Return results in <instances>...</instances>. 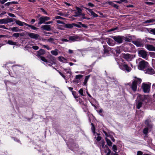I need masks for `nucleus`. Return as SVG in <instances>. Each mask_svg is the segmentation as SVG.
<instances>
[{
    "instance_id": "f257e3e1",
    "label": "nucleus",
    "mask_w": 155,
    "mask_h": 155,
    "mask_svg": "<svg viewBox=\"0 0 155 155\" xmlns=\"http://www.w3.org/2000/svg\"><path fill=\"white\" fill-rule=\"evenodd\" d=\"M135 80L132 82L131 88L134 91H137V85H139L141 82L142 80L140 78H137L135 77Z\"/></svg>"
},
{
    "instance_id": "f03ea898",
    "label": "nucleus",
    "mask_w": 155,
    "mask_h": 155,
    "mask_svg": "<svg viewBox=\"0 0 155 155\" xmlns=\"http://www.w3.org/2000/svg\"><path fill=\"white\" fill-rule=\"evenodd\" d=\"M145 98V97L139 94L138 97L137 98V108L138 109H139L142 107L143 104L142 102L144 101Z\"/></svg>"
},
{
    "instance_id": "7ed1b4c3",
    "label": "nucleus",
    "mask_w": 155,
    "mask_h": 155,
    "mask_svg": "<svg viewBox=\"0 0 155 155\" xmlns=\"http://www.w3.org/2000/svg\"><path fill=\"white\" fill-rule=\"evenodd\" d=\"M148 64L147 62L143 60L139 62L138 67V68L141 70H143L147 66Z\"/></svg>"
},
{
    "instance_id": "20e7f679",
    "label": "nucleus",
    "mask_w": 155,
    "mask_h": 155,
    "mask_svg": "<svg viewBox=\"0 0 155 155\" xmlns=\"http://www.w3.org/2000/svg\"><path fill=\"white\" fill-rule=\"evenodd\" d=\"M141 87L144 93H147L149 92L150 89V86L149 85L143 83Z\"/></svg>"
},
{
    "instance_id": "39448f33",
    "label": "nucleus",
    "mask_w": 155,
    "mask_h": 155,
    "mask_svg": "<svg viewBox=\"0 0 155 155\" xmlns=\"http://www.w3.org/2000/svg\"><path fill=\"white\" fill-rule=\"evenodd\" d=\"M133 43L137 47H141L143 45V40L140 38H138L133 41Z\"/></svg>"
},
{
    "instance_id": "423d86ee",
    "label": "nucleus",
    "mask_w": 155,
    "mask_h": 155,
    "mask_svg": "<svg viewBox=\"0 0 155 155\" xmlns=\"http://www.w3.org/2000/svg\"><path fill=\"white\" fill-rule=\"evenodd\" d=\"M111 38L118 44H121L123 42V36L118 35L112 36Z\"/></svg>"
},
{
    "instance_id": "0eeeda50",
    "label": "nucleus",
    "mask_w": 155,
    "mask_h": 155,
    "mask_svg": "<svg viewBox=\"0 0 155 155\" xmlns=\"http://www.w3.org/2000/svg\"><path fill=\"white\" fill-rule=\"evenodd\" d=\"M123 55V58L128 61H131L133 58V56L129 54H124Z\"/></svg>"
},
{
    "instance_id": "6e6552de",
    "label": "nucleus",
    "mask_w": 155,
    "mask_h": 155,
    "mask_svg": "<svg viewBox=\"0 0 155 155\" xmlns=\"http://www.w3.org/2000/svg\"><path fill=\"white\" fill-rule=\"evenodd\" d=\"M47 58L48 60V62L52 64L55 63V59L54 57L51 54H49L47 56Z\"/></svg>"
},
{
    "instance_id": "1a4fd4ad",
    "label": "nucleus",
    "mask_w": 155,
    "mask_h": 155,
    "mask_svg": "<svg viewBox=\"0 0 155 155\" xmlns=\"http://www.w3.org/2000/svg\"><path fill=\"white\" fill-rule=\"evenodd\" d=\"M138 54L140 57H141L143 58H146L147 55V52L143 50L139 51Z\"/></svg>"
},
{
    "instance_id": "9d476101",
    "label": "nucleus",
    "mask_w": 155,
    "mask_h": 155,
    "mask_svg": "<svg viewBox=\"0 0 155 155\" xmlns=\"http://www.w3.org/2000/svg\"><path fill=\"white\" fill-rule=\"evenodd\" d=\"M122 67L123 68H121L120 67V68L122 70L126 71L127 72H130L131 70V68L124 62L122 64Z\"/></svg>"
},
{
    "instance_id": "9b49d317",
    "label": "nucleus",
    "mask_w": 155,
    "mask_h": 155,
    "mask_svg": "<svg viewBox=\"0 0 155 155\" xmlns=\"http://www.w3.org/2000/svg\"><path fill=\"white\" fill-rule=\"evenodd\" d=\"M28 35L31 38H34L36 40L39 37V35H38L29 32L28 33Z\"/></svg>"
},
{
    "instance_id": "f8f14e48",
    "label": "nucleus",
    "mask_w": 155,
    "mask_h": 155,
    "mask_svg": "<svg viewBox=\"0 0 155 155\" xmlns=\"http://www.w3.org/2000/svg\"><path fill=\"white\" fill-rule=\"evenodd\" d=\"M146 73L149 74H155L154 70L151 67L147 68L145 70Z\"/></svg>"
},
{
    "instance_id": "ddd939ff",
    "label": "nucleus",
    "mask_w": 155,
    "mask_h": 155,
    "mask_svg": "<svg viewBox=\"0 0 155 155\" xmlns=\"http://www.w3.org/2000/svg\"><path fill=\"white\" fill-rule=\"evenodd\" d=\"M69 40L73 42L76 41H78L80 40V38L79 36H70L69 37Z\"/></svg>"
},
{
    "instance_id": "4468645a",
    "label": "nucleus",
    "mask_w": 155,
    "mask_h": 155,
    "mask_svg": "<svg viewBox=\"0 0 155 155\" xmlns=\"http://www.w3.org/2000/svg\"><path fill=\"white\" fill-rule=\"evenodd\" d=\"M103 48L104 49L103 56H105V54H109V48L107 46L105 45L103 46Z\"/></svg>"
},
{
    "instance_id": "2eb2a0df",
    "label": "nucleus",
    "mask_w": 155,
    "mask_h": 155,
    "mask_svg": "<svg viewBox=\"0 0 155 155\" xmlns=\"http://www.w3.org/2000/svg\"><path fill=\"white\" fill-rule=\"evenodd\" d=\"M146 48L147 49L150 51H155V47L150 45H145Z\"/></svg>"
},
{
    "instance_id": "dca6fc26",
    "label": "nucleus",
    "mask_w": 155,
    "mask_h": 155,
    "mask_svg": "<svg viewBox=\"0 0 155 155\" xmlns=\"http://www.w3.org/2000/svg\"><path fill=\"white\" fill-rule=\"evenodd\" d=\"M85 8L87 10V11L91 13V15L93 16L94 17H97L98 16V15L93 11L92 9H89L87 8Z\"/></svg>"
},
{
    "instance_id": "f3484780",
    "label": "nucleus",
    "mask_w": 155,
    "mask_h": 155,
    "mask_svg": "<svg viewBox=\"0 0 155 155\" xmlns=\"http://www.w3.org/2000/svg\"><path fill=\"white\" fill-rule=\"evenodd\" d=\"M45 53V51L44 50L41 49L37 52V56L39 57L41 56L44 55Z\"/></svg>"
},
{
    "instance_id": "a211bd4d",
    "label": "nucleus",
    "mask_w": 155,
    "mask_h": 155,
    "mask_svg": "<svg viewBox=\"0 0 155 155\" xmlns=\"http://www.w3.org/2000/svg\"><path fill=\"white\" fill-rule=\"evenodd\" d=\"M14 20L15 22L19 26H23L24 25H25V24H27V23L21 21L19 20H16L15 18H14Z\"/></svg>"
},
{
    "instance_id": "6ab92c4d",
    "label": "nucleus",
    "mask_w": 155,
    "mask_h": 155,
    "mask_svg": "<svg viewBox=\"0 0 155 155\" xmlns=\"http://www.w3.org/2000/svg\"><path fill=\"white\" fill-rule=\"evenodd\" d=\"M41 28L43 30H46L48 31L51 30V26L50 25H45L41 26Z\"/></svg>"
},
{
    "instance_id": "aec40b11",
    "label": "nucleus",
    "mask_w": 155,
    "mask_h": 155,
    "mask_svg": "<svg viewBox=\"0 0 155 155\" xmlns=\"http://www.w3.org/2000/svg\"><path fill=\"white\" fill-rule=\"evenodd\" d=\"M74 26V23L72 24H64V27L67 28H71Z\"/></svg>"
},
{
    "instance_id": "412c9836",
    "label": "nucleus",
    "mask_w": 155,
    "mask_h": 155,
    "mask_svg": "<svg viewBox=\"0 0 155 155\" xmlns=\"http://www.w3.org/2000/svg\"><path fill=\"white\" fill-rule=\"evenodd\" d=\"M59 60L61 62H64V63H67V59L62 57H58Z\"/></svg>"
},
{
    "instance_id": "4be33fe9",
    "label": "nucleus",
    "mask_w": 155,
    "mask_h": 155,
    "mask_svg": "<svg viewBox=\"0 0 155 155\" xmlns=\"http://www.w3.org/2000/svg\"><path fill=\"white\" fill-rule=\"evenodd\" d=\"M39 21L38 23V25H41L45 22L44 16L40 17L39 18Z\"/></svg>"
},
{
    "instance_id": "5701e85b",
    "label": "nucleus",
    "mask_w": 155,
    "mask_h": 155,
    "mask_svg": "<svg viewBox=\"0 0 155 155\" xmlns=\"http://www.w3.org/2000/svg\"><path fill=\"white\" fill-rule=\"evenodd\" d=\"M23 31V30L21 29H19L18 27H13L12 31L14 32H20Z\"/></svg>"
},
{
    "instance_id": "b1692460",
    "label": "nucleus",
    "mask_w": 155,
    "mask_h": 155,
    "mask_svg": "<svg viewBox=\"0 0 155 155\" xmlns=\"http://www.w3.org/2000/svg\"><path fill=\"white\" fill-rule=\"evenodd\" d=\"M105 142L104 140H102L101 141V142L99 143V146L100 147H102L103 148H105Z\"/></svg>"
},
{
    "instance_id": "393cba45",
    "label": "nucleus",
    "mask_w": 155,
    "mask_h": 155,
    "mask_svg": "<svg viewBox=\"0 0 155 155\" xmlns=\"http://www.w3.org/2000/svg\"><path fill=\"white\" fill-rule=\"evenodd\" d=\"M105 140L107 143V145L111 147L112 146V143L111 141L107 137L105 138Z\"/></svg>"
},
{
    "instance_id": "a878e982",
    "label": "nucleus",
    "mask_w": 155,
    "mask_h": 155,
    "mask_svg": "<svg viewBox=\"0 0 155 155\" xmlns=\"http://www.w3.org/2000/svg\"><path fill=\"white\" fill-rule=\"evenodd\" d=\"M25 25L26 26H28V27L31 28V29L33 30H36L38 29V28L35 27L33 25H30L28 24H25Z\"/></svg>"
},
{
    "instance_id": "bb28decb",
    "label": "nucleus",
    "mask_w": 155,
    "mask_h": 155,
    "mask_svg": "<svg viewBox=\"0 0 155 155\" xmlns=\"http://www.w3.org/2000/svg\"><path fill=\"white\" fill-rule=\"evenodd\" d=\"M58 50L57 49H56L54 50H52L51 51V54L53 55L56 56L58 55Z\"/></svg>"
},
{
    "instance_id": "cd10ccee",
    "label": "nucleus",
    "mask_w": 155,
    "mask_h": 155,
    "mask_svg": "<svg viewBox=\"0 0 155 155\" xmlns=\"http://www.w3.org/2000/svg\"><path fill=\"white\" fill-rule=\"evenodd\" d=\"M7 24L6 18H4L0 19V24Z\"/></svg>"
},
{
    "instance_id": "c85d7f7f",
    "label": "nucleus",
    "mask_w": 155,
    "mask_h": 155,
    "mask_svg": "<svg viewBox=\"0 0 155 155\" xmlns=\"http://www.w3.org/2000/svg\"><path fill=\"white\" fill-rule=\"evenodd\" d=\"M91 125L92 126V127L91 128V129L92 131L93 132V134H95L96 133V132L95 131V127L94 125V124L92 123H91Z\"/></svg>"
},
{
    "instance_id": "c756f323",
    "label": "nucleus",
    "mask_w": 155,
    "mask_h": 155,
    "mask_svg": "<svg viewBox=\"0 0 155 155\" xmlns=\"http://www.w3.org/2000/svg\"><path fill=\"white\" fill-rule=\"evenodd\" d=\"M90 77V75L87 76L85 77V78L84 82L83 83L84 84V85H86V84L87 83V81L88 80Z\"/></svg>"
},
{
    "instance_id": "7c9ffc66",
    "label": "nucleus",
    "mask_w": 155,
    "mask_h": 155,
    "mask_svg": "<svg viewBox=\"0 0 155 155\" xmlns=\"http://www.w3.org/2000/svg\"><path fill=\"white\" fill-rule=\"evenodd\" d=\"M149 120H146L145 121V124L147 125V126L150 127H151L152 126V125L150 124L149 123Z\"/></svg>"
},
{
    "instance_id": "2f4dec72",
    "label": "nucleus",
    "mask_w": 155,
    "mask_h": 155,
    "mask_svg": "<svg viewBox=\"0 0 155 155\" xmlns=\"http://www.w3.org/2000/svg\"><path fill=\"white\" fill-rule=\"evenodd\" d=\"M122 38L123 41H125L130 42L131 40L130 39L127 38V37H125L123 36Z\"/></svg>"
},
{
    "instance_id": "473e14b6",
    "label": "nucleus",
    "mask_w": 155,
    "mask_h": 155,
    "mask_svg": "<svg viewBox=\"0 0 155 155\" xmlns=\"http://www.w3.org/2000/svg\"><path fill=\"white\" fill-rule=\"evenodd\" d=\"M66 73L67 74H69V75H68V78H71V71L70 70V69L66 71Z\"/></svg>"
},
{
    "instance_id": "72a5a7b5",
    "label": "nucleus",
    "mask_w": 155,
    "mask_h": 155,
    "mask_svg": "<svg viewBox=\"0 0 155 155\" xmlns=\"http://www.w3.org/2000/svg\"><path fill=\"white\" fill-rule=\"evenodd\" d=\"M7 43L12 45H15L16 43L15 42H13L12 40H8L7 42Z\"/></svg>"
},
{
    "instance_id": "f704fd0d",
    "label": "nucleus",
    "mask_w": 155,
    "mask_h": 155,
    "mask_svg": "<svg viewBox=\"0 0 155 155\" xmlns=\"http://www.w3.org/2000/svg\"><path fill=\"white\" fill-rule=\"evenodd\" d=\"M58 72L60 75L65 80H67V79L66 76L64 75L61 72L59 71V70H56Z\"/></svg>"
},
{
    "instance_id": "c9c22d12",
    "label": "nucleus",
    "mask_w": 155,
    "mask_h": 155,
    "mask_svg": "<svg viewBox=\"0 0 155 155\" xmlns=\"http://www.w3.org/2000/svg\"><path fill=\"white\" fill-rule=\"evenodd\" d=\"M148 127H146L143 130V132L144 134H147L148 133Z\"/></svg>"
},
{
    "instance_id": "e433bc0d",
    "label": "nucleus",
    "mask_w": 155,
    "mask_h": 155,
    "mask_svg": "<svg viewBox=\"0 0 155 155\" xmlns=\"http://www.w3.org/2000/svg\"><path fill=\"white\" fill-rule=\"evenodd\" d=\"M41 58V59L43 61L45 62H46V63H47V62H48V60L46 59L45 57H43V56H40V57Z\"/></svg>"
},
{
    "instance_id": "4c0bfd02",
    "label": "nucleus",
    "mask_w": 155,
    "mask_h": 155,
    "mask_svg": "<svg viewBox=\"0 0 155 155\" xmlns=\"http://www.w3.org/2000/svg\"><path fill=\"white\" fill-rule=\"evenodd\" d=\"M72 94L73 95L74 97L75 98H77L78 97V96H77V93L76 92L72 91Z\"/></svg>"
},
{
    "instance_id": "58836bf2",
    "label": "nucleus",
    "mask_w": 155,
    "mask_h": 155,
    "mask_svg": "<svg viewBox=\"0 0 155 155\" xmlns=\"http://www.w3.org/2000/svg\"><path fill=\"white\" fill-rule=\"evenodd\" d=\"M6 19H7V23H9V22H12L14 21V18L13 19L11 18H6Z\"/></svg>"
},
{
    "instance_id": "ea45409f",
    "label": "nucleus",
    "mask_w": 155,
    "mask_h": 155,
    "mask_svg": "<svg viewBox=\"0 0 155 155\" xmlns=\"http://www.w3.org/2000/svg\"><path fill=\"white\" fill-rule=\"evenodd\" d=\"M76 8L78 10V11L77 12V13H78V14L80 15V14L82 12L81 9L78 7H76Z\"/></svg>"
},
{
    "instance_id": "a19ab883",
    "label": "nucleus",
    "mask_w": 155,
    "mask_h": 155,
    "mask_svg": "<svg viewBox=\"0 0 155 155\" xmlns=\"http://www.w3.org/2000/svg\"><path fill=\"white\" fill-rule=\"evenodd\" d=\"M78 23L80 25H81V27H83L84 28H88V27L86 25H85L84 24H82V23L81 22H78Z\"/></svg>"
},
{
    "instance_id": "79ce46f5",
    "label": "nucleus",
    "mask_w": 155,
    "mask_h": 155,
    "mask_svg": "<svg viewBox=\"0 0 155 155\" xmlns=\"http://www.w3.org/2000/svg\"><path fill=\"white\" fill-rule=\"evenodd\" d=\"M54 40L55 39L53 38H50L47 40L48 41L51 43H54Z\"/></svg>"
},
{
    "instance_id": "37998d69",
    "label": "nucleus",
    "mask_w": 155,
    "mask_h": 155,
    "mask_svg": "<svg viewBox=\"0 0 155 155\" xmlns=\"http://www.w3.org/2000/svg\"><path fill=\"white\" fill-rule=\"evenodd\" d=\"M13 36H14L16 38H17L19 36V33H15L12 35Z\"/></svg>"
},
{
    "instance_id": "c03bdc74",
    "label": "nucleus",
    "mask_w": 155,
    "mask_h": 155,
    "mask_svg": "<svg viewBox=\"0 0 155 155\" xmlns=\"http://www.w3.org/2000/svg\"><path fill=\"white\" fill-rule=\"evenodd\" d=\"M79 93L82 96H84L83 90L82 88L81 89L78 91Z\"/></svg>"
},
{
    "instance_id": "a18cd8bd",
    "label": "nucleus",
    "mask_w": 155,
    "mask_h": 155,
    "mask_svg": "<svg viewBox=\"0 0 155 155\" xmlns=\"http://www.w3.org/2000/svg\"><path fill=\"white\" fill-rule=\"evenodd\" d=\"M155 20L153 19H150V20H147L146 21H145V23H150L152 22L155 21Z\"/></svg>"
},
{
    "instance_id": "49530a36",
    "label": "nucleus",
    "mask_w": 155,
    "mask_h": 155,
    "mask_svg": "<svg viewBox=\"0 0 155 155\" xmlns=\"http://www.w3.org/2000/svg\"><path fill=\"white\" fill-rule=\"evenodd\" d=\"M83 76L81 75H77L75 76V78L76 79H80L81 78H82Z\"/></svg>"
},
{
    "instance_id": "de8ad7c7",
    "label": "nucleus",
    "mask_w": 155,
    "mask_h": 155,
    "mask_svg": "<svg viewBox=\"0 0 155 155\" xmlns=\"http://www.w3.org/2000/svg\"><path fill=\"white\" fill-rule=\"evenodd\" d=\"M112 148L113 151L116 152V151L117 150V146L115 145H114L113 146Z\"/></svg>"
},
{
    "instance_id": "09e8293b",
    "label": "nucleus",
    "mask_w": 155,
    "mask_h": 155,
    "mask_svg": "<svg viewBox=\"0 0 155 155\" xmlns=\"http://www.w3.org/2000/svg\"><path fill=\"white\" fill-rule=\"evenodd\" d=\"M74 26L78 28H81V25H80L78 23L77 24L74 23Z\"/></svg>"
},
{
    "instance_id": "8fccbe9b",
    "label": "nucleus",
    "mask_w": 155,
    "mask_h": 155,
    "mask_svg": "<svg viewBox=\"0 0 155 155\" xmlns=\"http://www.w3.org/2000/svg\"><path fill=\"white\" fill-rule=\"evenodd\" d=\"M43 47L44 48H46L48 50H49L51 49L50 48L49 46H48V45H43Z\"/></svg>"
},
{
    "instance_id": "3c124183",
    "label": "nucleus",
    "mask_w": 155,
    "mask_h": 155,
    "mask_svg": "<svg viewBox=\"0 0 155 155\" xmlns=\"http://www.w3.org/2000/svg\"><path fill=\"white\" fill-rule=\"evenodd\" d=\"M150 32L152 34L155 35V29H151Z\"/></svg>"
},
{
    "instance_id": "603ef678",
    "label": "nucleus",
    "mask_w": 155,
    "mask_h": 155,
    "mask_svg": "<svg viewBox=\"0 0 155 155\" xmlns=\"http://www.w3.org/2000/svg\"><path fill=\"white\" fill-rule=\"evenodd\" d=\"M45 19V21L49 20L50 19V18L49 17L47 16H44Z\"/></svg>"
},
{
    "instance_id": "864d4df0",
    "label": "nucleus",
    "mask_w": 155,
    "mask_h": 155,
    "mask_svg": "<svg viewBox=\"0 0 155 155\" xmlns=\"http://www.w3.org/2000/svg\"><path fill=\"white\" fill-rule=\"evenodd\" d=\"M55 18L56 19H64V18L61 17L60 16H56Z\"/></svg>"
},
{
    "instance_id": "5fc2aeb1",
    "label": "nucleus",
    "mask_w": 155,
    "mask_h": 155,
    "mask_svg": "<svg viewBox=\"0 0 155 155\" xmlns=\"http://www.w3.org/2000/svg\"><path fill=\"white\" fill-rule=\"evenodd\" d=\"M8 15L9 16L12 17H16L15 15L14 14H13L12 13H8Z\"/></svg>"
},
{
    "instance_id": "6e6d98bb",
    "label": "nucleus",
    "mask_w": 155,
    "mask_h": 155,
    "mask_svg": "<svg viewBox=\"0 0 155 155\" xmlns=\"http://www.w3.org/2000/svg\"><path fill=\"white\" fill-rule=\"evenodd\" d=\"M107 147V151L108 152L107 153L106 155H110V153H111V150H110L108 148V147Z\"/></svg>"
},
{
    "instance_id": "4d7b16f0",
    "label": "nucleus",
    "mask_w": 155,
    "mask_h": 155,
    "mask_svg": "<svg viewBox=\"0 0 155 155\" xmlns=\"http://www.w3.org/2000/svg\"><path fill=\"white\" fill-rule=\"evenodd\" d=\"M40 10L43 12H44L45 14H46L47 15H48V14L47 13V12L45 11L44 9H43L42 8H40Z\"/></svg>"
},
{
    "instance_id": "13d9d810",
    "label": "nucleus",
    "mask_w": 155,
    "mask_h": 155,
    "mask_svg": "<svg viewBox=\"0 0 155 155\" xmlns=\"http://www.w3.org/2000/svg\"><path fill=\"white\" fill-rule=\"evenodd\" d=\"M32 48L34 50H37L38 49L39 47L37 46H33Z\"/></svg>"
},
{
    "instance_id": "bf43d9fd",
    "label": "nucleus",
    "mask_w": 155,
    "mask_h": 155,
    "mask_svg": "<svg viewBox=\"0 0 155 155\" xmlns=\"http://www.w3.org/2000/svg\"><path fill=\"white\" fill-rule=\"evenodd\" d=\"M145 3L148 5H153L154 4V3L150 2H146Z\"/></svg>"
},
{
    "instance_id": "052dcab7",
    "label": "nucleus",
    "mask_w": 155,
    "mask_h": 155,
    "mask_svg": "<svg viewBox=\"0 0 155 155\" xmlns=\"http://www.w3.org/2000/svg\"><path fill=\"white\" fill-rule=\"evenodd\" d=\"M101 139V137L100 136H98L96 139L97 141H99Z\"/></svg>"
},
{
    "instance_id": "680f3d73",
    "label": "nucleus",
    "mask_w": 155,
    "mask_h": 155,
    "mask_svg": "<svg viewBox=\"0 0 155 155\" xmlns=\"http://www.w3.org/2000/svg\"><path fill=\"white\" fill-rule=\"evenodd\" d=\"M88 5L89 6L93 7L94 6V5L91 2H89L88 4Z\"/></svg>"
},
{
    "instance_id": "e2e57ef3",
    "label": "nucleus",
    "mask_w": 155,
    "mask_h": 155,
    "mask_svg": "<svg viewBox=\"0 0 155 155\" xmlns=\"http://www.w3.org/2000/svg\"><path fill=\"white\" fill-rule=\"evenodd\" d=\"M57 23L58 24H64L63 22L61 21L60 20L57 21Z\"/></svg>"
},
{
    "instance_id": "0e129e2a",
    "label": "nucleus",
    "mask_w": 155,
    "mask_h": 155,
    "mask_svg": "<svg viewBox=\"0 0 155 155\" xmlns=\"http://www.w3.org/2000/svg\"><path fill=\"white\" fill-rule=\"evenodd\" d=\"M137 155H143V153L141 151H138L137 152Z\"/></svg>"
},
{
    "instance_id": "69168bd1",
    "label": "nucleus",
    "mask_w": 155,
    "mask_h": 155,
    "mask_svg": "<svg viewBox=\"0 0 155 155\" xmlns=\"http://www.w3.org/2000/svg\"><path fill=\"white\" fill-rule=\"evenodd\" d=\"M0 28H3L5 29H7L8 28H6L5 25H0Z\"/></svg>"
},
{
    "instance_id": "338daca9",
    "label": "nucleus",
    "mask_w": 155,
    "mask_h": 155,
    "mask_svg": "<svg viewBox=\"0 0 155 155\" xmlns=\"http://www.w3.org/2000/svg\"><path fill=\"white\" fill-rule=\"evenodd\" d=\"M7 1V0H2L0 1V2L2 4H3L5 2Z\"/></svg>"
},
{
    "instance_id": "774afa93",
    "label": "nucleus",
    "mask_w": 155,
    "mask_h": 155,
    "mask_svg": "<svg viewBox=\"0 0 155 155\" xmlns=\"http://www.w3.org/2000/svg\"><path fill=\"white\" fill-rule=\"evenodd\" d=\"M103 132L105 134L106 137L109 136L108 134L104 130H103Z\"/></svg>"
}]
</instances>
